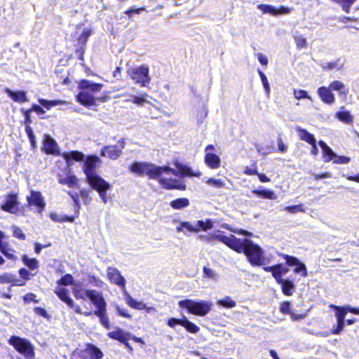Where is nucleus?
<instances>
[{
	"instance_id": "nucleus-1",
	"label": "nucleus",
	"mask_w": 359,
	"mask_h": 359,
	"mask_svg": "<svg viewBox=\"0 0 359 359\" xmlns=\"http://www.w3.org/2000/svg\"><path fill=\"white\" fill-rule=\"evenodd\" d=\"M175 167L177 171L169 166H158L154 163L148 162H135L131 164L129 167V170L138 175H147L150 179H157L162 173L167 175H173L176 177L179 176H195L200 177L201 172L199 171H193L191 169L179 162L175 163Z\"/></svg>"
},
{
	"instance_id": "nucleus-2",
	"label": "nucleus",
	"mask_w": 359,
	"mask_h": 359,
	"mask_svg": "<svg viewBox=\"0 0 359 359\" xmlns=\"http://www.w3.org/2000/svg\"><path fill=\"white\" fill-rule=\"evenodd\" d=\"M240 245L242 250L236 252L244 253L252 266H262L266 264L264 251L257 244L250 239L245 238L240 240Z\"/></svg>"
},
{
	"instance_id": "nucleus-3",
	"label": "nucleus",
	"mask_w": 359,
	"mask_h": 359,
	"mask_svg": "<svg viewBox=\"0 0 359 359\" xmlns=\"http://www.w3.org/2000/svg\"><path fill=\"white\" fill-rule=\"evenodd\" d=\"M178 306L181 309H185L189 313L205 316L212 310L213 306L211 301H196L191 299H186L178 302Z\"/></svg>"
},
{
	"instance_id": "nucleus-4",
	"label": "nucleus",
	"mask_w": 359,
	"mask_h": 359,
	"mask_svg": "<svg viewBox=\"0 0 359 359\" xmlns=\"http://www.w3.org/2000/svg\"><path fill=\"white\" fill-rule=\"evenodd\" d=\"M86 180L90 187L99 194L102 202L107 203L108 201L107 191L111 189V185L98 174L87 178Z\"/></svg>"
},
{
	"instance_id": "nucleus-5",
	"label": "nucleus",
	"mask_w": 359,
	"mask_h": 359,
	"mask_svg": "<svg viewBox=\"0 0 359 359\" xmlns=\"http://www.w3.org/2000/svg\"><path fill=\"white\" fill-rule=\"evenodd\" d=\"M8 342L16 351L22 354L26 359H34V348L27 339L13 336L9 339Z\"/></svg>"
},
{
	"instance_id": "nucleus-6",
	"label": "nucleus",
	"mask_w": 359,
	"mask_h": 359,
	"mask_svg": "<svg viewBox=\"0 0 359 359\" xmlns=\"http://www.w3.org/2000/svg\"><path fill=\"white\" fill-rule=\"evenodd\" d=\"M55 292L62 302L66 303L69 307L74 309L77 313L83 314L86 316H89L93 313L91 308L82 312L81 308L75 304L72 299L69 297V290L67 289L57 286L55 290Z\"/></svg>"
},
{
	"instance_id": "nucleus-7",
	"label": "nucleus",
	"mask_w": 359,
	"mask_h": 359,
	"mask_svg": "<svg viewBox=\"0 0 359 359\" xmlns=\"http://www.w3.org/2000/svg\"><path fill=\"white\" fill-rule=\"evenodd\" d=\"M149 72V67L142 65L128 71V74L135 83L141 84L142 86H147L151 81Z\"/></svg>"
},
{
	"instance_id": "nucleus-8",
	"label": "nucleus",
	"mask_w": 359,
	"mask_h": 359,
	"mask_svg": "<svg viewBox=\"0 0 359 359\" xmlns=\"http://www.w3.org/2000/svg\"><path fill=\"white\" fill-rule=\"evenodd\" d=\"M20 201L18 194L11 193L4 196L1 203V209L11 214H18L20 212L19 208Z\"/></svg>"
},
{
	"instance_id": "nucleus-9",
	"label": "nucleus",
	"mask_w": 359,
	"mask_h": 359,
	"mask_svg": "<svg viewBox=\"0 0 359 359\" xmlns=\"http://www.w3.org/2000/svg\"><path fill=\"white\" fill-rule=\"evenodd\" d=\"M107 278L111 284H114L122 289L126 293V279L121 274L118 269L114 266H109L106 270Z\"/></svg>"
},
{
	"instance_id": "nucleus-10",
	"label": "nucleus",
	"mask_w": 359,
	"mask_h": 359,
	"mask_svg": "<svg viewBox=\"0 0 359 359\" xmlns=\"http://www.w3.org/2000/svg\"><path fill=\"white\" fill-rule=\"evenodd\" d=\"M27 201L28 205L34 207L39 213H41L46 207L44 198L39 191L32 190L30 195L27 197Z\"/></svg>"
},
{
	"instance_id": "nucleus-11",
	"label": "nucleus",
	"mask_w": 359,
	"mask_h": 359,
	"mask_svg": "<svg viewBox=\"0 0 359 359\" xmlns=\"http://www.w3.org/2000/svg\"><path fill=\"white\" fill-rule=\"evenodd\" d=\"M215 147L212 144L208 145L205 149V155L204 157L205 163L211 169H217L220 166V158L213 151Z\"/></svg>"
},
{
	"instance_id": "nucleus-12",
	"label": "nucleus",
	"mask_w": 359,
	"mask_h": 359,
	"mask_svg": "<svg viewBox=\"0 0 359 359\" xmlns=\"http://www.w3.org/2000/svg\"><path fill=\"white\" fill-rule=\"evenodd\" d=\"M212 240H217L235 251H241L242 248L240 245V240L233 235L229 236L223 234H212L211 236Z\"/></svg>"
},
{
	"instance_id": "nucleus-13",
	"label": "nucleus",
	"mask_w": 359,
	"mask_h": 359,
	"mask_svg": "<svg viewBox=\"0 0 359 359\" xmlns=\"http://www.w3.org/2000/svg\"><path fill=\"white\" fill-rule=\"evenodd\" d=\"M101 161L99 157L95 156H88L84 162L83 170L86 179L96 174V169L99 167Z\"/></svg>"
},
{
	"instance_id": "nucleus-14",
	"label": "nucleus",
	"mask_w": 359,
	"mask_h": 359,
	"mask_svg": "<svg viewBox=\"0 0 359 359\" xmlns=\"http://www.w3.org/2000/svg\"><path fill=\"white\" fill-rule=\"evenodd\" d=\"M123 148L124 141L122 139L118 141V146H107L103 147L101 150V155L111 159H116L121 156Z\"/></svg>"
},
{
	"instance_id": "nucleus-15",
	"label": "nucleus",
	"mask_w": 359,
	"mask_h": 359,
	"mask_svg": "<svg viewBox=\"0 0 359 359\" xmlns=\"http://www.w3.org/2000/svg\"><path fill=\"white\" fill-rule=\"evenodd\" d=\"M81 357L83 359H101L103 353L101 350L93 344H88L86 347L81 351Z\"/></svg>"
},
{
	"instance_id": "nucleus-16",
	"label": "nucleus",
	"mask_w": 359,
	"mask_h": 359,
	"mask_svg": "<svg viewBox=\"0 0 359 359\" xmlns=\"http://www.w3.org/2000/svg\"><path fill=\"white\" fill-rule=\"evenodd\" d=\"M257 8L262 11L264 13H269L273 15H278L282 14H288L291 12L292 9L288 7L280 6L278 8L268 4H259Z\"/></svg>"
},
{
	"instance_id": "nucleus-17",
	"label": "nucleus",
	"mask_w": 359,
	"mask_h": 359,
	"mask_svg": "<svg viewBox=\"0 0 359 359\" xmlns=\"http://www.w3.org/2000/svg\"><path fill=\"white\" fill-rule=\"evenodd\" d=\"M157 179L160 185L165 189H176L180 190L185 189V184L177 180L167 177H161V176L157 177Z\"/></svg>"
},
{
	"instance_id": "nucleus-18",
	"label": "nucleus",
	"mask_w": 359,
	"mask_h": 359,
	"mask_svg": "<svg viewBox=\"0 0 359 359\" xmlns=\"http://www.w3.org/2000/svg\"><path fill=\"white\" fill-rule=\"evenodd\" d=\"M107 336L121 343H126L131 338V334L129 332H126L118 327H114L113 330L108 332Z\"/></svg>"
},
{
	"instance_id": "nucleus-19",
	"label": "nucleus",
	"mask_w": 359,
	"mask_h": 359,
	"mask_svg": "<svg viewBox=\"0 0 359 359\" xmlns=\"http://www.w3.org/2000/svg\"><path fill=\"white\" fill-rule=\"evenodd\" d=\"M88 299L96 308L95 311H100L106 309L107 303L102 292L95 290H92Z\"/></svg>"
},
{
	"instance_id": "nucleus-20",
	"label": "nucleus",
	"mask_w": 359,
	"mask_h": 359,
	"mask_svg": "<svg viewBox=\"0 0 359 359\" xmlns=\"http://www.w3.org/2000/svg\"><path fill=\"white\" fill-rule=\"evenodd\" d=\"M81 92L77 95V101L82 105L89 107L95 104V97L93 94L86 90L80 89Z\"/></svg>"
},
{
	"instance_id": "nucleus-21",
	"label": "nucleus",
	"mask_w": 359,
	"mask_h": 359,
	"mask_svg": "<svg viewBox=\"0 0 359 359\" xmlns=\"http://www.w3.org/2000/svg\"><path fill=\"white\" fill-rule=\"evenodd\" d=\"M42 150L47 154H55L58 152V146L53 138L44 135Z\"/></svg>"
},
{
	"instance_id": "nucleus-22",
	"label": "nucleus",
	"mask_w": 359,
	"mask_h": 359,
	"mask_svg": "<svg viewBox=\"0 0 359 359\" xmlns=\"http://www.w3.org/2000/svg\"><path fill=\"white\" fill-rule=\"evenodd\" d=\"M79 89L86 90L88 92L91 93H95L100 92L103 88V84L93 83L86 79H82L79 83Z\"/></svg>"
},
{
	"instance_id": "nucleus-23",
	"label": "nucleus",
	"mask_w": 359,
	"mask_h": 359,
	"mask_svg": "<svg viewBox=\"0 0 359 359\" xmlns=\"http://www.w3.org/2000/svg\"><path fill=\"white\" fill-rule=\"evenodd\" d=\"M318 95L321 100L327 104H332L335 102L334 95L331 92L329 87H320L318 89Z\"/></svg>"
},
{
	"instance_id": "nucleus-24",
	"label": "nucleus",
	"mask_w": 359,
	"mask_h": 359,
	"mask_svg": "<svg viewBox=\"0 0 359 359\" xmlns=\"http://www.w3.org/2000/svg\"><path fill=\"white\" fill-rule=\"evenodd\" d=\"M57 178L60 184H66L71 188H77L79 187L78 179L70 171L68 172L65 177L58 175Z\"/></svg>"
},
{
	"instance_id": "nucleus-25",
	"label": "nucleus",
	"mask_w": 359,
	"mask_h": 359,
	"mask_svg": "<svg viewBox=\"0 0 359 359\" xmlns=\"http://www.w3.org/2000/svg\"><path fill=\"white\" fill-rule=\"evenodd\" d=\"M5 92L14 102L23 103L28 101L26 92L25 91L19 90L13 92L9 88H6Z\"/></svg>"
},
{
	"instance_id": "nucleus-26",
	"label": "nucleus",
	"mask_w": 359,
	"mask_h": 359,
	"mask_svg": "<svg viewBox=\"0 0 359 359\" xmlns=\"http://www.w3.org/2000/svg\"><path fill=\"white\" fill-rule=\"evenodd\" d=\"M178 223L179 224L176 227L177 232H182L184 234H186L187 232L196 233L195 221L193 222H179Z\"/></svg>"
},
{
	"instance_id": "nucleus-27",
	"label": "nucleus",
	"mask_w": 359,
	"mask_h": 359,
	"mask_svg": "<svg viewBox=\"0 0 359 359\" xmlns=\"http://www.w3.org/2000/svg\"><path fill=\"white\" fill-rule=\"evenodd\" d=\"M62 157L65 159L67 165H70L72 160L75 161H81L83 159L84 155L83 153L77 151H72L66 152L62 154Z\"/></svg>"
},
{
	"instance_id": "nucleus-28",
	"label": "nucleus",
	"mask_w": 359,
	"mask_h": 359,
	"mask_svg": "<svg viewBox=\"0 0 359 359\" xmlns=\"http://www.w3.org/2000/svg\"><path fill=\"white\" fill-rule=\"evenodd\" d=\"M318 144L323 149V155L325 162H330L334 159V157H336V154L331 149V148L326 144L325 142L323 141H320Z\"/></svg>"
},
{
	"instance_id": "nucleus-29",
	"label": "nucleus",
	"mask_w": 359,
	"mask_h": 359,
	"mask_svg": "<svg viewBox=\"0 0 359 359\" xmlns=\"http://www.w3.org/2000/svg\"><path fill=\"white\" fill-rule=\"evenodd\" d=\"M0 283H13L15 285L22 286L25 282H21L15 278V276L8 273H4L0 275Z\"/></svg>"
},
{
	"instance_id": "nucleus-30",
	"label": "nucleus",
	"mask_w": 359,
	"mask_h": 359,
	"mask_svg": "<svg viewBox=\"0 0 359 359\" xmlns=\"http://www.w3.org/2000/svg\"><path fill=\"white\" fill-rule=\"evenodd\" d=\"M124 294L126 302L129 306L137 310H144L146 308V304L144 302L135 300L127 292Z\"/></svg>"
},
{
	"instance_id": "nucleus-31",
	"label": "nucleus",
	"mask_w": 359,
	"mask_h": 359,
	"mask_svg": "<svg viewBox=\"0 0 359 359\" xmlns=\"http://www.w3.org/2000/svg\"><path fill=\"white\" fill-rule=\"evenodd\" d=\"M195 226L196 228V233L202 230L207 231L213 228L214 222L212 219H208L205 221L196 220L195 221Z\"/></svg>"
},
{
	"instance_id": "nucleus-32",
	"label": "nucleus",
	"mask_w": 359,
	"mask_h": 359,
	"mask_svg": "<svg viewBox=\"0 0 359 359\" xmlns=\"http://www.w3.org/2000/svg\"><path fill=\"white\" fill-rule=\"evenodd\" d=\"M329 88L331 90L337 91L339 95L346 97L348 91L346 89L345 85L339 81H334L330 83Z\"/></svg>"
},
{
	"instance_id": "nucleus-33",
	"label": "nucleus",
	"mask_w": 359,
	"mask_h": 359,
	"mask_svg": "<svg viewBox=\"0 0 359 359\" xmlns=\"http://www.w3.org/2000/svg\"><path fill=\"white\" fill-rule=\"evenodd\" d=\"M281 285L282 291L287 296L292 295L294 290V284L289 280H283L282 282H277Z\"/></svg>"
},
{
	"instance_id": "nucleus-34",
	"label": "nucleus",
	"mask_w": 359,
	"mask_h": 359,
	"mask_svg": "<svg viewBox=\"0 0 359 359\" xmlns=\"http://www.w3.org/2000/svg\"><path fill=\"white\" fill-rule=\"evenodd\" d=\"M254 194L262 197V198L269 199V200H276L278 196L276 193L269 189H263V190H253L252 191Z\"/></svg>"
},
{
	"instance_id": "nucleus-35",
	"label": "nucleus",
	"mask_w": 359,
	"mask_h": 359,
	"mask_svg": "<svg viewBox=\"0 0 359 359\" xmlns=\"http://www.w3.org/2000/svg\"><path fill=\"white\" fill-rule=\"evenodd\" d=\"M296 131L298 133V136L300 140L306 142L307 143H313V141L316 140L314 136L309 133L307 130L301 128L300 127L296 128Z\"/></svg>"
},
{
	"instance_id": "nucleus-36",
	"label": "nucleus",
	"mask_w": 359,
	"mask_h": 359,
	"mask_svg": "<svg viewBox=\"0 0 359 359\" xmlns=\"http://www.w3.org/2000/svg\"><path fill=\"white\" fill-rule=\"evenodd\" d=\"M94 314L100 318V323L107 330H110V325L108 316L107 315V309H104L100 311H95Z\"/></svg>"
},
{
	"instance_id": "nucleus-37",
	"label": "nucleus",
	"mask_w": 359,
	"mask_h": 359,
	"mask_svg": "<svg viewBox=\"0 0 359 359\" xmlns=\"http://www.w3.org/2000/svg\"><path fill=\"white\" fill-rule=\"evenodd\" d=\"M92 290L85 288H74L73 290L74 295L76 299L86 300L89 299Z\"/></svg>"
},
{
	"instance_id": "nucleus-38",
	"label": "nucleus",
	"mask_w": 359,
	"mask_h": 359,
	"mask_svg": "<svg viewBox=\"0 0 359 359\" xmlns=\"http://www.w3.org/2000/svg\"><path fill=\"white\" fill-rule=\"evenodd\" d=\"M330 307L337 311L335 313L337 321L344 320L345 316L347 312H348V309H346V306H339L334 304H331L330 305Z\"/></svg>"
},
{
	"instance_id": "nucleus-39",
	"label": "nucleus",
	"mask_w": 359,
	"mask_h": 359,
	"mask_svg": "<svg viewBox=\"0 0 359 359\" xmlns=\"http://www.w3.org/2000/svg\"><path fill=\"white\" fill-rule=\"evenodd\" d=\"M133 98L132 102L139 107H142L145 104H150V102L147 100L148 95L147 93H142L138 95H130Z\"/></svg>"
},
{
	"instance_id": "nucleus-40",
	"label": "nucleus",
	"mask_w": 359,
	"mask_h": 359,
	"mask_svg": "<svg viewBox=\"0 0 359 359\" xmlns=\"http://www.w3.org/2000/svg\"><path fill=\"white\" fill-rule=\"evenodd\" d=\"M22 260L25 265H26L30 270L34 271L39 267V262L36 259L29 258L27 255H24Z\"/></svg>"
},
{
	"instance_id": "nucleus-41",
	"label": "nucleus",
	"mask_w": 359,
	"mask_h": 359,
	"mask_svg": "<svg viewBox=\"0 0 359 359\" xmlns=\"http://www.w3.org/2000/svg\"><path fill=\"white\" fill-rule=\"evenodd\" d=\"M216 304L219 306H222L227 309H232L236 306V302L229 296H226L222 299H219Z\"/></svg>"
},
{
	"instance_id": "nucleus-42",
	"label": "nucleus",
	"mask_w": 359,
	"mask_h": 359,
	"mask_svg": "<svg viewBox=\"0 0 359 359\" xmlns=\"http://www.w3.org/2000/svg\"><path fill=\"white\" fill-rule=\"evenodd\" d=\"M170 205L172 208L180 210L187 207L189 205V201L186 198H181L171 201Z\"/></svg>"
},
{
	"instance_id": "nucleus-43",
	"label": "nucleus",
	"mask_w": 359,
	"mask_h": 359,
	"mask_svg": "<svg viewBox=\"0 0 359 359\" xmlns=\"http://www.w3.org/2000/svg\"><path fill=\"white\" fill-rule=\"evenodd\" d=\"M39 102L47 109H50L53 107H55L60 104H65L67 103L65 101L60 100L48 101L43 98L39 99Z\"/></svg>"
},
{
	"instance_id": "nucleus-44",
	"label": "nucleus",
	"mask_w": 359,
	"mask_h": 359,
	"mask_svg": "<svg viewBox=\"0 0 359 359\" xmlns=\"http://www.w3.org/2000/svg\"><path fill=\"white\" fill-rule=\"evenodd\" d=\"M336 117L345 123H351L353 121L349 111H339L336 114Z\"/></svg>"
},
{
	"instance_id": "nucleus-45",
	"label": "nucleus",
	"mask_w": 359,
	"mask_h": 359,
	"mask_svg": "<svg viewBox=\"0 0 359 359\" xmlns=\"http://www.w3.org/2000/svg\"><path fill=\"white\" fill-rule=\"evenodd\" d=\"M0 251L9 259L15 260L17 257L13 253V250L8 248V243L0 245Z\"/></svg>"
},
{
	"instance_id": "nucleus-46",
	"label": "nucleus",
	"mask_w": 359,
	"mask_h": 359,
	"mask_svg": "<svg viewBox=\"0 0 359 359\" xmlns=\"http://www.w3.org/2000/svg\"><path fill=\"white\" fill-rule=\"evenodd\" d=\"M182 326L185 327V329L191 333H197L200 330L199 327L186 318L183 320Z\"/></svg>"
},
{
	"instance_id": "nucleus-47",
	"label": "nucleus",
	"mask_w": 359,
	"mask_h": 359,
	"mask_svg": "<svg viewBox=\"0 0 359 359\" xmlns=\"http://www.w3.org/2000/svg\"><path fill=\"white\" fill-rule=\"evenodd\" d=\"M203 181L208 185L219 189L224 187L225 183L221 179L216 178H208L206 180H203Z\"/></svg>"
},
{
	"instance_id": "nucleus-48",
	"label": "nucleus",
	"mask_w": 359,
	"mask_h": 359,
	"mask_svg": "<svg viewBox=\"0 0 359 359\" xmlns=\"http://www.w3.org/2000/svg\"><path fill=\"white\" fill-rule=\"evenodd\" d=\"M294 40L297 48L302 49L307 48V41L304 36L301 34H294Z\"/></svg>"
},
{
	"instance_id": "nucleus-49",
	"label": "nucleus",
	"mask_w": 359,
	"mask_h": 359,
	"mask_svg": "<svg viewBox=\"0 0 359 359\" xmlns=\"http://www.w3.org/2000/svg\"><path fill=\"white\" fill-rule=\"evenodd\" d=\"M336 4L341 5L343 11L346 13H349L351 6L356 0H332Z\"/></svg>"
},
{
	"instance_id": "nucleus-50",
	"label": "nucleus",
	"mask_w": 359,
	"mask_h": 359,
	"mask_svg": "<svg viewBox=\"0 0 359 359\" xmlns=\"http://www.w3.org/2000/svg\"><path fill=\"white\" fill-rule=\"evenodd\" d=\"M49 217L53 221L56 222H64L66 221L72 222L74 221L73 217H67L65 216H61L55 212L50 213Z\"/></svg>"
},
{
	"instance_id": "nucleus-51",
	"label": "nucleus",
	"mask_w": 359,
	"mask_h": 359,
	"mask_svg": "<svg viewBox=\"0 0 359 359\" xmlns=\"http://www.w3.org/2000/svg\"><path fill=\"white\" fill-rule=\"evenodd\" d=\"M74 278L72 275L66 274L60 280H57V283L58 286L60 285H70L73 283Z\"/></svg>"
},
{
	"instance_id": "nucleus-52",
	"label": "nucleus",
	"mask_w": 359,
	"mask_h": 359,
	"mask_svg": "<svg viewBox=\"0 0 359 359\" xmlns=\"http://www.w3.org/2000/svg\"><path fill=\"white\" fill-rule=\"evenodd\" d=\"M276 270L278 271L277 272L278 273V278L275 279L276 282H282V280H283L282 278V275L287 273L289 271V269L285 266H283L282 264H276Z\"/></svg>"
},
{
	"instance_id": "nucleus-53",
	"label": "nucleus",
	"mask_w": 359,
	"mask_h": 359,
	"mask_svg": "<svg viewBox=\"0 0 359 359\" xmlns=\"http://www.w3.org/2000/svg\"><path fill=\"white\" fill-rule=\"evenodd\" d=\"M294 96L297 100L309 99L312 100L311 97L309 95L308 93L304 90H294Z\"/></svg>"
},
{
	"instance_id": "nucleus-54",
	"label": "nucleus",
	"mask_w": 359,
	"mask_h": 359,
	"mask_svg": "<svg viewBox=\"0 0 359 359\" xmlns=\"http://www.w3.org/2000/svg\"><path fill=\"white\" fill-rule=\"evenodd\" d=\"M222 226L224 228L226 229L227 230H229L233 233H237V234H241V235L248 236H251L252 235V233L247 231L245 230L241 229H233L228 224H224Z\"/></svg>"
},
{
	"instance_id": "nucleus-55",
	"label": "nucleus",
	"mask_w": 359,
	"mask_h": 359,
	"mask_svg": "<svg viewBox=\"0 0 359 359\" xmlns=\"http://www.w3.org/2000/svg\"><path fill=\"white\" fill-rule=\"evenodd\" d=\"M88 281L90 284L97 287H104L106 285L102 280L93 276L89 277Z\"/></svg>"
},
{
	"instance_id": "nucleus-56",
	"label": "nucleus",
	"mask_w": 359,
	"mask_h": 359,
	"mask_svg": "<svg viewBox=\"0 0 359 359\" xmlns=\"http://www.w3.org/2000/svg\"><path fill=\"white\" fill-rule=\"evenodd\" d=\"M343 67H344V63L341 62L339 60H338L337 61L327 63V65L324 68L327 69H335L337 70H340Z\"/></svg>"
},
{
	"instance_id": "nucleus-57",
	"label": "nucleus",
	"mask_w": 359,
	"mask_h": 359,
	"mask_svg": "<svg viewBox=\"0 0 359 359\" xmlns=\"http://www.w3.org/2000/svg\"><path fill=\"white\" fill-rule=\"evenodd\" d=\"M296 266L297 267L294 269V272L296 273L301 274V276L303 277L307 276V270L304 264L299 262V264H298Z\"/></svg>"
},
{
	"instance_id": "nucleus-58",
	"label": "nucleus",
	"mask_w": 359,
	"mask_h": 359,
	"mask_svg": "<svg viewBox=\"0 0 359 359\" xmlns=\"http://www.w3.org/2000/svg\"><path fill=\"white\" fill-rule=\"evenodd\" d=\"M291 304L289 302H283L280 304V311L281 313L284 314H289L292 313L291 311Z\"/></svg>"
},
{
	"instance_id": "nucleus-59",
	"label": "nucleus",
	"mask_w": 359,
	"mask_h": 359,
	"mask_svg": "<svg viewBox=\"0 0 359 359\" xmlns=\"http://www.w3.org/2000/svg\"><path fill=\"white\" fill-rule=\"evenodd\" d=\"M25 132L29 137L30 143L33 147H36V140L32 129L28 126H26Z\"/></svg>"
},
{
	"instance_id": "nucleus-60",
	"label": "nucleus",
	"mask_w": 359,
	"mask_h": 359,
	"mask_svg": "<svg viewBox=\"0 0 359 359\" xmlns=\"http://www.w3.org/2000/svg\"><path fill=\"white\" fill-rule=\"evenodd\" d=\"M13 235L14 237L20 239V240H25V235L23 233L22 229L16 226H13Z\"/></svg>"
},
{
	"instance_id": "nucleus-61",
	"label": "nucleus",
	"mask_w": 359,
	"mask_h": 359,
	"mask_svg": "<svg viewBox=\"0 0 359 359\" xmlns=\"http://www.w3.org/2000/svg\"><path fill=\"white\" fill-rule=\"evenodd\" d=\"M284 210L290 213H295L297 212H304L305 211L302 205L286 206L284 208Z\"/></svg>"
},
{
	"instance_id": "nucleus-62",
	"label": "nucleus",
	"mask_w": 359,
	"mask_h": 359,
	"mask_svg": "<svg viewBox=\"0 0 359 359\" xmlns=\"http://www.w3.org/2000/svg\"><path fill=\"white\" fill-rule=\"evenodd\" d=\"M204 276L206 278H208L212 280H216L217 278V273L208 267H204L203 269Z\"/></svg>"
},
{
	"instance_id": "nucleus-63",
	"label": "nucleus",
	"mask_w": 359,
	"mask_h": 359,
	"mask_svg": "<svg viewBox=\"0 0 359 359\" xmlns=\"http://www.w3.org/2000/svg\"><path fill=\"white\" fill-rule=\"evenodd\" d=\"M90 34H91V32L90 29H83L82 34H81V36L79 38V41L81 43L84 44L87 41L88 37L90 36Z\"/></svg>"
},
{
	"instance_id": "nucleus-64",
	"label": "nucleus",
	"mask_w": 359,
	"mask_h": 359,
	"mask_svg": "<svg viewBox=\"0 0 359 359\" xmlns=\"http://www.w3.org/2000/svg\"><path fill=\"white\" fill-rule=\"evenodd\" d=\"M19 274L22 279L29 280L31 278V276H34L36 273H32L26 269H21L19 271Z\"/></svg>"
}]
</instances>
